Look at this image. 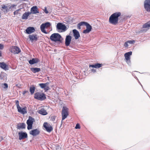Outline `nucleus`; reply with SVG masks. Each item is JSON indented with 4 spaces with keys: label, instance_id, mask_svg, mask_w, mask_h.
<instances>
[{
    "label": "nucleus",
    "instance_id": "obj_1",
    "mask_svg": "<svg viewBox=\"0 0 150 150\" xmlns=\"http://www.w3.org/2000/svg\"><path fill=\"white\" fill-rule=\"evenodd\" d=\"M120 12H116L112 14L110 17L109 22L113 25H116L118 23V17L121 16Z\"/></svg>",
    "mask_w": 150,
    "mask_h": 150
},
{
    "label": "nucleus",
    "instance_id": "obj_2",
    "mask_svg": "<svg viewBox=\"0 0 150 150\" xmlns=\"http://www.w3.org/2000/svg\"><path fill=\"white\" fill-rule=\"evenodd\" d=\"M50 39L51 41L55 42H61L62 39L61 35L58 33L52 34L50 36Z\"/></svg>",
    "mask_w": 150,
    "mask_h": 150
},
{
    "label": "nucleus",
    "instance_id": "obj_3",
    "mask_svg": "<svg viewBox=\"0 0 150 150\" xmlns=\"http://www.w3.org/2000/svg\"><path fill=\"white\" fill-rule=\"evenodd\" d=\"M34 98L38 100L42 101L46 99L45 95L43 93L37 92L34 94Z\"/></svg>",
    "mask_w": 150,
    "mask_h": 150
},
{
    "label": "nucleus",
    "instance_id": "obj_4",
    "mask_svg": "<svg viewBox=\"0 0 150 150\" xmlns=\"http://www.w3.org/2000/svg\"><path fill=\"white\" fill-rule=\"evenodd\" d=\"M50 25L51 24L50 22H46L41 24L40 28L42 32L45 34H47L48 33L46 31L45 28L49 27Z\"/></svg>",
    "mask_w": 150,
    "mask_h": 150
},
{
    "label": "nucleus",
    "instance_id": "obj_5",
    "mask_svg": "<svg viewBox=\"0 0 150 150\" xmlns=\"http://www.w3.org/2000/svg\"><path fill=\"white\" fill-rule=\"evenodd\" d=\"M34 121L35 119L34 118L30 116L29 117L28 119L27 120L26 122L28 125L27 129L28 130L32 129L33 124Z\"/></svg>",
    "mask_w": 150,
    "mask_h": 150
},
{
    "label": "nucleus",
    "instance_id": "obj_6",
    "mask_svg": "<svg viewBox=\"0 0 150 150\" xmlns=\"http://www.w3.org/2000/svg\"><path fill=\"white\" fill-rule=\"evenodd\" d=\"M68 109L66 107H64L63 108L62 111V120H64L67 118V116L68 115Z\"/></svg>",
    "mask_w": 150,
    "mask_h": 150
},
{
    "label": "nucleus",
    "instance_id": "obj_7",
    "mask_svg": "<svg viewBox=\"0 0 150 150\" xmlns=\"http://www.w3.org/2000/svg\"><path fill=\"white\" fill-rule=\"evenodd\" d=\"M10 51L14 54H18L21 52L20 48L17 46L12 47L10 48Z\"/></svg>",
    "mask_w": 150,
    "mask_h": 150
},
{
    "label": "nucleus",
    "instance_id": "obj_8",
    "mask_svg": "<svg viewBox=\"0 0 150 150\" xmlns=\"http://www.w3.org/2000/svg\"><path fill=\"white\" fill-rule=\"evenodd\" d=\"M18 134L19 139L20 140L26 138L28 137L27 134L25 132H20Z\"/></svg>",
    "mask_w": 150,
    "mask_h": 150
},
{
    "label": "nucleus",
    "instance_id": "obj_9",
    "mask_svg": "<svg viewBox=\"0 0 150 150\" xmlns=\"http://www.w3.org/2000/svg\"><path fill=\"white\" fill-rule=\"evenodd\" d=\"M144 5L146 10L147 11H150V0H145Z\"/></svg>",
    "mask_w": 150,
    "mask_h": 150
},
{
    "label": "nucleus",
    "instance_id": "obj_10",
    "mask_svg": "<svg viewBox=\"0 0 150 150\" xmlns=\"http://www.w3.org/2000/svg\"><path fill=\"white\" fill-rule=\"evenodd\" d=\"M57 28L58 30H62L64 31L67 30V27L62 23H59L57 25Z\"/></svg>",
    "mask_w": 150,
    "mask_h": 150
},
{
    "label": "nucleus",
    "instance_id": "obj_11",
    "mask_svg": "<svg viewBox=\"0 0 150 150\" xmlns=\"http://www.w3.org/2000/svg\"><path fill=\"white\" fill-rule=\"evenodd\" d=\"M132 54V52L130 51L125 54V59L126 60V62L129 64L130 63V56Z\"/></svg>",
    "mask_w": 150,
    "mask_h": 150
},
{
    "label": "nucleus",
    "instance_id": "obj_12",
    "mask_svg": "<svg viewBox=\"0 0 150 150\" xmlns=\"http://www.w3.org/2000/svg\"><path fill=\"white\" fill-rule=\"evenodd\" d=\"M17 110L18 112L23 115L26 114L27 112V107L25 106L23 108H21L20 107L18 108Z\"/></svg>",
    "mask_w": 150,
    "mask_h": 150
},
{
    "label": "nucleus",
    "instance_id": "obj_13",
    "mask_svg": "<svg viewBox=\"0 0 150 150\" xmlns=\"http://www.w3.org/2000/svg\"><path fill=\"white\" fill-rule=\"evenodd\" d=\"M86 29L83 31V33L86 34L89 33L91 31L92 29V27L87 23H86Z\"/></svg>",
    "mask_w": 150,
    "mask_h": 150
},
{
    "label": "nucleus",
    "instance_id": "obj_14",
    "mask_svg": "<svg viewBox=\"0 0 150 150\" xmlns=\"http://www.w3.org/2000/svg\"><path fill=\"white\" fill-rule=\"evenodd\" d=\"M43 126L45 128L46 131L48 132H50L53 129V128L50 125H48L47 122L44 123Z\"/></svg>",
    "mask_w": 150,
    "mask_h": 150
},
{
    "label": "nucleus",
    "instance_id": "obj_15",
    "mask_svg": "<svg viewBox=\"0 0 150 150\" xmlns=\"http://www.w3.org/2000/svg\"><path fill=\"white\" fill-rule=\"evenodd\" d=\"M71 37L70 35H67L66 36L65 41V44L66 46H68L69 45L71 41Z\"/></svg>",
    "mask_w": 150,
    "mask_h": 150
},
{
    "label": "nucleus",
    "instance_id": "obj_16",
    "mask_svg": "<svg viewBox=\"0 0 150 150\" xmlns=\"http://www.w3.org/2000/svg\"><path fill=\"white\" fill-rule=\"evenodd\" d=\"M74 36L76 40H77L80 37L79 32L76 29H74L72 30Z\"/></svg>",
    "mask_w": 150,
    "mask_h": 150
},
{
    "label": "nucleus",
    "instance_id": "obj_17",
    "mask_svg": "<svg viewBox=\"0 0 150 150\" xmlns=\"http://www.w3.org/2000/svg\"><path fill=\"white\" fill-rule=\"evenodd\" d=\"M35 31V29L33 27H29L27 28L26 29L25 31L26 33L30 34L34 32Z\"/></svg>",
    "mask_w": 150,
    "mask_h": 150
},
{
    "label": "nucleus",
    "instance_id": "obj_18",
    "mask_svg": "<svg viewBox=\"0 0 150 150\" xmlns=\"http://www.w3.org/2000/svg\"><path fill=\"white\" fill-rule=\"evenodd\" d=\"M40 132L38 129H35L31 131L30 132V134L33 136H36L40 133Z\"/></svg>",
    "mask_w": 150,
    "mask_h": 150
},
{
    "label": "nucleus",
    "instance_id": "obj_19",
    "mask_svg": "<svg viewBox=\"0 0 150 150\" xmlns=\"http://www.w3.org/2000/svg\"><path fill=\"white\" fill-rule=\"evenodd\" d=\"M31 13L36 14L39 13V11L37 9V7L36 6H34L32 7L30 10Z\"/></svg>",
    "mask_w": 150,
    "mask_h": 150
},
{
    "label": "nucleus",
    "instance_id": "obj_20",
    "mask_svg": "<svg viewBox=\"0 0 150 150\" xmlns=\"http://www.w3.org/2000/svg\"><path fill=\"white\" fill-rule=\"evenodd\" d=\"M0 67L2 69L6 70H8V67L4 62H0Z\"/></svg>",
    "mask_w": 150,
    "mask_h": 150
},
{
    "label": "nucleus",
    "instance_id": "obj_21",
    "mask_svg": "<svg viewBox=\"0 0 150 150\" xmlns=\"http://www.w3.org/2000/svg\"><path fill=\"white\" fill-rule=\"evenodd\" d=\"M150 27V21L147 23H145L143 25L141 30L143 31H146V30H144V28H148Z\"/></svg>",
    "mask_w": 150,
    "mask_h": 150
},
{
    "label": "nucleus",
    "instance_id": "obj_22",
    "mask_svg": "<svg viewBox=\"0 0 150 150\" xmlns=\"http://www.w3.org/2000/svg\"><path fill=\"white\" fill-rule=\"evenodd\" d=\"M39 61V60L37 58H33L32 60H30L29 61V64H33L35 63H38Z\"/></svg>",
    "mask_w": 150,
    "mask_h": 150
},
{
    "label": "nucleus",
    "instance_id": "obj_23",
    "mask_svg": "<svg viewBox=\"0 0 150 150\" xmlns=\"http://www.w3.org/2000/svg\"><path fill=\"white\" fill-rule=\"evenodd\" d=\"M30 13V12H25L22 16V18L23 19H27L28 16H29Z\"/></svg>",
    "mask_w": 150,
    "mask_h": 150
},
{
    "label": "nucleus",
    "instance_id": "obj_24",
    "mask_svg": "<svg viewBox=\"0 0 150 150\" xmlns=\"http://www.w3.org/2000/svg\"><path fill=\"white\" fill-rule=\"evenodd\" d=\"M30 40L33 42L34 40H37V35H29V36Z\"/></svg>",
    "mask_w": 150,
    "mask_h": 150
},
{
    "label": "nucleus",
    "instance_id": "obj_25",
    "mask_svg": "<svg viewBox=\"0 0 150 150\" xmlns=\"http://www.w3.org/2000/svg\"><path fill=\"white\" fill-rule=\"evenodd\" d=\"M38 112L39 114L42 115H46L47 113L46 110L43 108H42L40 110H39Z\"/></svg>",
    "mask_w": 150,
    "mask_h": 150
},
{
    "label": "nucleus",
    "instance_id": "obj_26",
    "mask_svg": "<svg viewBox=\"0 0 150 150\" xmlns=\"http://www.w3.org/2000/svg\"><path fill=\"white\" fill-rule=\"evenodd\" d=\"M25 124L24 123H21L18 124L17 126V128L18 129H25Z\"/></svg>",
    "mask_w": 150,
    "mask_h": 150
},
{
    "label": "nucleus",
    "instance_id": "obj_27",
    "mask_svg": "<svg viewBox=\"0 0 150 150\" xmlns=\"http://www.w3.org/2000/svg\"><path fill=\"white\" fill-rule=\"evenodd\" d=\"M30 70L32 72L35 73L37 72H39L40 70V68L35 67L31 68Z\"/></svg>",
    "mask_w": 150,
    "mask_h": 150
},
{
    "label": "nucleus",
    "instance_id": "obj_28",
    "mask_svg": "<svg viewBox=\"0 0 150 150\" xmlns=\"http://www.w3.org/2000/svg\"><path fill=\"white\" fill-rule=\"evenodd\" d=\"M35 88L34 85H32L31 86L30 88V94L31 95L33 94L34 93Z\"/></svg>",
    "mask_w": 150,
    "mask_h": 150
},
{
    "label": "nucleus",
    "instance_id": "obj_29",
    "mask_svg": "<svg viewBox=\"0 0 150 150\" xmlns=\"http://www.w3.org/2000/svg\"><path fill=\"white\" fill-rule=\"evenodd\" d=\"M87 22H81L79 23L77 25V28L79 29H81V26L83 25H86Z\"/></svg>",
    "mask_w": 150,
    "mask_h": 150
},
{
    "label": "nucleus",
    "instance_id": "obj_30",
    "mask_svg": "<svg viewBox=\"0 0 150 150\" xmlns=\"http://www.w3.org/2000/svg\"><path fill=\"white\" fill-rule=\"evenodd\" d=\"M49 83L47 82L46 83H41L39 84V85L42 88H44L46 86H48Z\"/></svg>",
    "mask_w": 150,
    "mask_h": 150
},
{
    "label": "nucleus",
    "instance_id": "obj_31",
    "mask_svg": "<svg viewBox=\"0 0 150 150\" xmlns=\"http://www.w3.org/2000/svg\"><path fill=\"white\" fill-rule=\"evenodd\" d=\"M16 5L14 4L12 5L11 6L9 7V10L11 11L14 10L16 8Z\"/></svg>",
    "mask_w": 150,
    "mask_h": 150
},
{
    "label": "nucleus",
    "instance_id": "obj_32",
    "mask_svg": "<svg viewBox=\"0 0 150 150\" xmlns=\"http://www.w3.org/2000/svg\"><path fill=\"white\" fill-rule=\"evenodd\" d=\"M44 12L46 14H48V13H50L51 12V11H48L47 10V7H45L44 8V9L43 10Z\"/></svg>",
    "mask_w": 150,
    "mask_h": 150
},
{
    "label": "nucleus",
    "instance_id": "obj_33",
    "mask_svg": "<svg viewBox=\"0 0 150 150\" xmlns=\"http://www.w3.org/2000/svg\"><path fill=\"white\" fill-rule=\"evenodd\" d=\"M102 65V64H100L99 63H97L95 64V68H99L101 67Z\"/></svg>",
    "mask_w": 150,
    "mask_h": 150
},
{
    "label": "nucleus",
    "instance_id": "obj_34",
    "mask_svg": "<svg viewBox=\"0 0 150 150\" xmlns=\"http://www.w3.org/2000/svg\"><path fill=\"white\" fill-rule=\"evenodd\" d=\"M2 8L3 9H5L6 12L9 11L8 6H7L3 5L2 7Z\"/></svg>",
    "mask_w": 150,
    "mask_h": 150
},
{
    "label": "nucleus",
    "instance_id": "obj_35",
    "mask_svg": "<svg viewBox=\"0 0 150 150\" xmlns=\"http://www.w3.org/2000/svg\"><path fill=\"white\" fill-rule=\"evenodd\" d=\"M2 87L4 89H7L8 87V84L7 83H4L2 85Z\"/></svg>",
    "mask_w": 150,
    "mask_h": 150
},
{
    "label": "nucleus",
    "instance_id": "obj_36",
    "mask_svg": "<svg viewBox=\"0 0 150 150\" xmlns=\"http://www.w3.org/2000/svg\"><path fill=\"white\" fill-rule=\"evenodd\" d=\"M15 103H16V105L17 106V109L19 107H20V106L19 105V101L18 100H16L15 101Z\"/></svg>",
    "mask_w": 150,
    "mask_h": 150
},
{
    "label": "nucleus",
    "instance_id": "obj_37",
    "mask_svg": "<svg viewBox=\"0 0 150 150\" xmlns=\"http://www.w3.org/2000/svg\"><path fill=\"white\" fill-rule=\"evenodd\" d=\"M127 41V42L128 43H129L130 44H132L135 42V41L134 40H128Z\"/></svg>",
    "mask_w": 150,
    "mask_h": 150
},
{
    "label": "nucleus",
    "instance_id": "obj_38",
    "mask_svg": "<svg viewBox=\"0 0 150 150\" xmlns=\"http://www.w3.org/2000/svg\"><path fill=\"white\" fill-rule=\"evenodd\" d=\"M128 43L127 42V41L126 42L124 45V46L125 47H127L128 46Z\"/></svg>",
    "mask_w": 150,
    "mask_h": 150
},
{
    "label": "nucleus",
    "instance_id": "obj_39",
    "mask_svg": "<svg viewBox=\"0 0 150 150\" xmlns=\"http://www.w3.org/2000/svg\"><path fill=\"white\" fill-rule=\"evenodd\" d=\"M44 90H45V91H48L49 90L50 88L48 86H46V87H45V88H44Z\"/></svg>",
    "mask_w": 150,
    "mask_h": 150
},
{
    "label": "nucleus",
    "instance_id": "obj_40",
    "mask_svg": "<svg viewBox=\"0 0 150 150\" xmlns=\"http://www.w3.org/2000/svg\"><path fill=\"white\" fill-rule=\"evenodd\" d=\"M75 128L76 129H80V127L79 125V124H77Z\"/></svg>",
    "mask_w": 150,
    "mask_h": 150
},
{
    "label": "nucleus",
    "instance_id": "obj_41",
    "mask_svg": "<svg viewBox=\"0 0 150 150\" xmlns=\"http://www.w3.org/2000/svg\"><path fill=\"white\" fill-rule=\"evenodd\" d=\"M26 93H28V94H29V92L28 91H25L23 92V95L24 96L25 94Z\"/></svg>",
    "mask_w": 150,
    "mask_h": 150
},
{
    "label": "nucleus",
    "instance_id": "obj_42",
    "mask_svg": "<svg viewBox=\"0 0 150 150\" xmlns=\"http://www.w3.org/2000/svg\"><path fill=\"white\" fill-rule=\"evenodd\" d=\"M4 48V45H3L0 44V50H2Z\"/></svg>",
    "mask_w": 150,
    "mask_h": 150
},
{
    "label": "nucleus",
    "instance_id": "obj_43",
    "mask_svg": "<svg viewBox=\"0 0 150 150\" xmlns=\"http://www.w3.org/2000/svg\"><path fill=\"white\" fill-rule=\"evenodd\" d=\"M92 67L93 68H95V64L94 65H89V67Z\"/></svg>",
    "mask_w": 150,
    "mask_h": 150
},
{
    "label": "nucleus",
    "instance_id": "obj_44",
    "mask_svg": "<svg viewBox=\"0 0 150 150\" xmlns=\"http://www.w3.org/2000/svg\"><path fill=\"white\" fill-rule=\"evenodd\" d=\"M18 10H16V11H15L14 12V13H13L14 14V15H16V14L18 13Z\"/></svg>",
    "mask_w": 150,
    "mask_h": 150
},
{
    "label": "nucleus",
    "instance_id": "obj_45",
    "mask_svg": "<svg viewBox=\"0 0 150 150\" xmlns=\"http://www.w3.org/2000/svg\"><path fill=\"white\" fill-rule=\"evenodd\" d=\"M55 117H54V116H52V117H51V119L53 121L54 120Z\"/></svg>",
    "mask_w": 150,
    "mask_h": 150
},
{
    "label": "nucleus",
    "instance_id": "obj_46",
    "mask_svg": "<svg viewBox=\"0 0 150 150\" xmlns=\"http://www.w3.org/2000/svg\"><path fill=\"white\" fill-rule=\"evenodd\" d=\"M91 71L93 72H96V70L94 69H92Z\"/></svg>",
    "mask_w": 150,
    "mask_h": 150
},
{
    "label": "nucleus",
    "instance_id": "obj_47",
    "mask_svg": "<svg viewBox=\"0 0 150 150\" xmlns=\"http://www.w3.org/2000/svg\"><path fill=\"white\" fill-rule=\"evenodd\" d=\"M1 51H0V56H1Z\"/></svg>",
    "mask_w": 150,
    "mask_h": 150
},
{
    "label": "nucleus",
    "instance_id": "obj_48",
    "mask_svg": "<svg viewBox=\"0 0 150 150\" xmlns=\"http://www.w3.org/2000/svg\"><path fill=\"white\" fill-rule=\"evenodd\" d=\"M2 79V78H1V76L0 75V79Z\"/></svg>",
    "mask_w": 150,
    "mask_h": 150
}]
</instances>
